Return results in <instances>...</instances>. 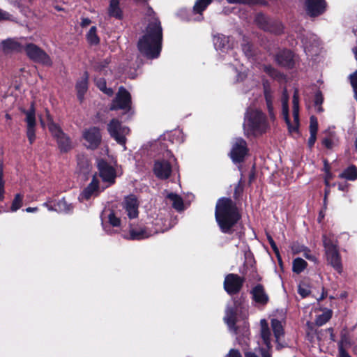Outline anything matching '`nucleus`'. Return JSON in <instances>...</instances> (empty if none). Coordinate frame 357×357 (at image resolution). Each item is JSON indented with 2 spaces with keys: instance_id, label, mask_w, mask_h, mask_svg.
I'll return each mask as SVG.
<instances>
[{
  "instance_id": "obj_27",
  "label": "nucleus",
  "mask_w": 357,
  "mask_h": 357,
  "mask_svg": "<svg viewBox=\"0 0 357 357\" xmlns=\"http://www.w3.org/2000/svg\"><path fill=\"white\" fill-rule=\"evenodd\" d=\"M271 324L274 336L275 337V341L278 343L277 349H279V347L280 346V344L279 343V340L281 336L284 335V328L282 325L281 321L277 319H272Z\"/></svg>"
},
{
  "instance_id": "obj_39",
  "label": "nucleus",
  "mask_w": 357,
  "mask_h": 357,
  "mask_svg": "<svg viewBox=\"0 0 357 357\" xmlns=\"http://www.w3.org/2000/svg\"><path fill=\"white\" fill-rule=\"evenodd\" d=\"M338 142L337 138L335 136L334 134H331L329 137H326L323 139L322 144L329 149H333L335 146L337 145Z\"/></svg>"
},
{
  "instance_id": "obj_26",
  "label": "nucleus",
  "mask_w": 357,
  "mask_h": 357,
  "mask_svg": "<svg viewBox=\"0 0 357 357\" xmlns=\"http://www.w3.org/2000/svg\"><path fill=\"white\" fill-rule=\"evenodd\" d=\"M108 15L118 20L123 18V12L119 5V0H110L108 7Z\"/></svg>"
},
{
  "instance_id": "obj_35",
  "label": "nucleus",
  "mask_w": 357,
  "mask_h": 357,
  "mask_svg": "<svg viewBox=\"0 0 357 357\" xmlns=\"http://www.w3.org/2000/svg\"><path fill=\"white\" fill-rule=\"evenodd\" d=\"M307 263L303 259L297 257L293 260L292 271L296 274H300L307 268Z\"/></svg>"
},
{
  "instance_id": "obj_18",
  "label": "nucleus",
  "mask_w": 357,
  "mask_h": 357,
  "mask_svg": "<svg viewBox=\"0 0 357 357\" xmlns=\"http://www.w3.org/2000/svg\"><path fill=\"white\" fill-rule=\"evenodd\" d=\"M250 294L252 300L257 304L266 305L269 301L268 295L266 294L264 287L261 284H257L255 286Z\"/></svg>"
},
{
  "instance_id": "obj_49",
  "label": "nucleus",
  "mask_w": 357,
  "mask_h": 357,
  "mask_svg": "<svg viewBox=\"0 0 357 357\" xmlns=\"http://www.w3.org/2000/svg\"><path fill=\"white\" fill-rule=\"evenodd\" d=\"M4 192V181L3 180V167L0 164V199L3 198V195Z\"/></svg>"
},
{
  "instance_id": "obj_38",
  "label": "nucleus",
  "mask_w": 357,
  "mask_h": 357,
  "mask_svg": "<svg viewBox=\"0 0 357 357\" xmlns=\"http://www.w3.org/2000/svg\"><path fill=\"white\" fill-rule=\"evenodd\" d=\"M96 84L97 87L102 91L103 93L108 96H112L113 94V91L111 88L106 87V82L103 78H96L95 79Z\"/></svg>"
},
{
  "instance_id": "obj_47",
  "label": "nucleus",
  "mask_w": 357,
  "mask_h": 357,
  "mask_svg": "<svg viewBox=\"0 0 357 357\" xmlns=\"http://www.w3.org/2000/svg\"><path fill=\"white\" fill-rule=\"evenodd\" d=\"M318 130L317 120L314 116L310 117V133L317 134Z\"/></svg>"
},
{
  "instance_id": "obj_59",
  "label": "nucleus",
  "mask_w": 357,
  "mask_h": 357,
  "mask_svg": "<svg viewBox=\"0 0 357 357\" xmlns=\"http://www.w3.org/2000/svg\"><path fill=\"white\" fill-rule=\"evenodd\" d=\"M23 202H12L10 207L11 211L14 212L20 208L22 206Z\"/></svg>"
},
{
  "instance_id": "obj_11",
  "label": "nucleus",
  "mask_w": 357,
  "mask_h": 357,
  "mask_svg": "<svg viewBox=\"0 0 357 357\" xmlns=\"http://www.w3.org/2000/svg\"><path fill=\"white\" fill-rule=\"evenodd\" d=\"M131 97L129 92L123 87H120L116 98L110 107L111 110L129 109L130 108Z\"/></svg>"
},
{
  "instance_id": "obj_36",
  "label": "nucleus",
  "mask_w": 357,
  "mask_h": 357,
  "mask_svg": "<svg viewBox=\"0 0 357 357\" xmlns=\"http://www.w3.org/2000/svg\"><path fill=\"white\" fill-rule=\"evenodd\" d=\"M332 317V310H328L322 314L318 315L315 319L317 326H321L327 323Z\"/></svg>"
},
{
  "instance_id": "obj_8",
  "label": "nucleus",
  "mask_w": 357,
  "mask_h": 357,
  "mask_svg": "<svg viewBox=\"0 0 357 357\" xmlns=\"http://www.w3.org/2000/svg\"><path fill=\"white\" fill-rule=\"evenodd\" d=\"M245 282L244 276H240L236 273H228L225 277L223 287L228 295L234 296L241 291Z\"/></svg>"
},
{
  "instance_id": "obj_4",
  "label": "nucleus",
  "mask_w": 357,
  "mask_h": 357,
  "mask_svg": "<svg viewBox=\"0 0 357 357\" xmlns=\"http://www.w3.org/2000/svg\"><path fill=\"white\" fill-rule=\"evenodd\" d=\"M237 312L238 311L236 310L235 307H228L225 310L224 321L229 330L232 331L237 335L236 340L238 343L241 346L248 347L250 340L249 326L246 324H244L242 328L236 326Z\"/></svg>"
},
{
  "instance_id": "obj_25",
  "label": "nucleus",
  "mask_w": 357,
  "mask_h": 357,
  "mask_svg": "<svg viewBox=\"0 0 357 357\" xmlns=\"http://www.w3.org/2000/svg\"><path fill=\"white\" fill-rule=\"evenodd\" d=\"M261 324V337L268 349H271V331L268 327V322L266 319H263L260 321Z\"/></svg>"
},
{
  "instance_id": "obj_62",
  "label": "nucleus",
  "mask_w": 357,
  "mask_h": 357,
  "mask_svg": "<svg viewBox=\"0 0 357 357\" xmlns=\"http://www.w3.org/2000/svg\"><path fill=\"white\" fill-rule=\"evenodd\" d=\"M229 3H250L252 1V0H227Z\"/></svg>"
},
{
  "instance_id": "obj_41",
  "label": "nucleus",
  "mask_w": 357,
  "mask_h": 357,
  "mask_svg": "<svg viewBox=\"0 0 357 357\" xmlns=\"http://www.w3.org/2000/svg\"><path fill=\"white\" fill-rule=\"evenodd\" d=\"M108 222L112 227H117L121 225V220L120 218L116 216L114 211L111 210L109 214L108 215Z\"/></svg>"
},
{
  "instance_id": "obj_30",
  "label": "nucleus",
  "mask_w": 357,
  "mask_h": 357,
  "mask_svg": "<svg viewBox=\"0 0 357 357\" xmlns=\"http://www.w3.org/2000/svg\"><path fill=\"white\" fill-rule=\"evenodd\" d=\"M213 43L216 50H225L229 46V38L224 35L218 34L213 37Z\"/></svg>"
},
{
  "instance_id": "obj_10",
  "label": "nucleus",
  "mask_w": 357,
  "mask_h": 357,
  "mask_svg": "<svg viewBox=\"0 0 357 357\" xmlns=\"http://www.w3.org/2000/svg\"><path fill=\"white\" fill-rule=\"evenodd\" d=\"M26 52L32 60L50 66L52 61L50 56L41 49L33 44H29L26 47Z\"/></svg>"
},
{
  "instance_id": "obj_44",
  "label": "nucleus",
  "mask_w": 357,
  "mask_h": 357,
  "mask_svg": "<svg viewBox=\"0 0 357 357\" xmlns=\"http://www.w3.org/2000/svg\"><path fill=\"white\" fill-rule=\"evenodd\" d=\"M334 175L332 174V172H328L324 174V183L326 185V189L330 188L331 186L336 185L335 183H331V180L333 178Z\"/></svg>"
},
{
  "instance_id": "obj_7",
  "label": "nucleus",
  "mask_w": 357,
  "mask_h": 357,
  "mask_svg": "<svg viewBox=\"0 0 357 357\" xmlns=\"http://www.w3.org/2000/svg\"><path fill=\"white\" fill-rule=\"evenodd\" d=\"M107 130L110 136L119 144L123 146V149H126V135L130 132V129L122 126L121 122L114 119L107 125Z\"/></svg>"
},
{
  "instance_id": "obj_57",
  "label": "nucleus",
  "mask_w": 357,
  "mask_h": 357,
  "mask_svg": "<svg viewBox=\"0 0 357 357\" xmlns=\"http://www.w3.org/2000/svg\"><path fill=\"white\" fill-rule=\"evenodd\" d=\"M166 198L171 201H181V199L176 195L172 192H166Z\"/></svg>"
},
{
  "instance_id": "obj_60",
  "label": "nucleus",
  "mask_w": 357,
  "mask_h": 357,
  "mask_svg": "<svg viewBox=\"0 0 357 357\" xmlns=\"http://www.w3.org/2000/svg\"><path fill=\"white\" fill-rule=\"evenodd\" d=\"M310 250L307 248V250H305V252L304 253V257L309 260L315 261L316 260L315 256L310 254Z\"/></svg>"
},
{
  "instance_id": "obj_31",
  "label": "nucleus",
  "mask_w": 357,
  "mask_h": 357,
  "mask_svg": "<svg viewBox=\"0 0 357 357\" xmlns=\"http://www.w3.org/2000/svg\"><path fill=\"white\" fill-rule=\"evenodd\" d=\"M212 2V0H197L194 7L193 13L199 14V16L195 20H200L202 17V13L206 8V7Z\"/></svg>"
},
{
  "instance_id": "obj_55",
  "label": "nucleus",
  "mask_w": 357,
  "mask_h": 357,
  "mask_svg": "<svg viewBox=\"0 0 357 357\" xmlns=\"http://www.w3.org/2000/svg\"><path fill=\"white\" fill-rule=\"evenodd\" d=\"M225 357H242V355L238 349H231Z\"/></svg>"
},
{
  "instance_id": "obj_52",
  "label": "nucleus",
  "mask_w": 357,
  "mask_h": 357,
  "mask_svg": "<svg viewBox=\"0 0 357 357\" xmlns=\"http://www.w3.org/2000/svg\"><path fill=\"white\" fill-rule=\"evenodd\" d=\"M185 202H172V207L178 212H181L185 208Z\"/></svg>"
},
{
  "instance_id": "obj_32",
  "label": "nucleus",
  "mask_w": 357,
  "mask_h": 357,
  "mask_svg": "<svg viewBox=\"0 0 357 357\" xmlns=\"http://www.w3.org/2000/svg\"><path fill=\"white\" fill-rule=\"evenodd\" d=\"M122 206L126 209L128 217L132 219L138 215V202H122Z\"/></svg>"
},
{
  "instance_id": "obj_58",
  "label": "nucleus",
  "mask_w": 357,
  "mask_h": 357,
  "mask_svg": "<svg viewBox=\"0 0 357 357\" xmlns=\"http://www.w3.org/2000/svg\"><path fill=\"white\" fill-rule=\"evenodd\" d=\"M317 139V134L315 133H310V136L308 139V145L311 148L314 144Z\"/></svg>"
},
{
  "instance_id": "obj_48",
  "label": "nucleus",
  "mask_w": 357,
  "mask_h": 357,
  "mask_svg": "<svg viewBox=\"0 0 357 357\" xmlns=\"http://www.w3.org/2000/svg\"><path fill=\"white\" fill-rule=\"evenodd\" d=\"M243 302V298L241 296V297H234L233 298V306H231V307H235L236 310H238L239 309L242 308V305Z\"/></svg>"
},
{
  "instance_id": "obj_13",
  "label": "nucleus",
  "mask_w": 357,
  "mask_h": 357,
  "mask_svg": "<svg viewBox=\"0 0 357 357\" xmlns=\"http://www.w3.org/2000/svg\"><path fill=\"white\" fill-rule=\"evenodd\" d=\"M255 22L261 29L265 31L275 33H280L282 31L280 23L273 22L264 14H257L255 17Z\"/></svg>"
},
{
  "instance_id": "obj_15",
  "label": "nucleus",
  "mask_w": 357,
  "mask_h": 357,
  "mask_svg": "<svg viewBox=\"0 0 357 357\" xmlns=\"http://www.w3.org/2000/svg\"><path fill=\"white\" fill-rule=\"evenodd\" d=\"M305 6L307 14L314 17L325 12L326 2L325 0H305Z\"/></svg>"
},
{
  "instance_id": "obj_37",
  "label": "nucleus",
  "mask_w": 357,
  "mask_h": 357,
  "mask_svg": "<svg viewBox=\"0 0 357 357\" xmlns=\"http://www.w3.org/2000/svg\"><path fill=\"white\" fill-rule=\"evenodd\" d=\"M86 38L91 45H97L99 43L100 40L97 35V29L96 26L91 27L86 34Z\"/></svg>"
},
{
  "instance_id": "obj_64",
  "label": "nucleus",
  "mask_w": 357,
  "mask_h": 357,
  "mask_svg": "<svg viewBox=\"0 0 357 357\" xmlns=\"http://www.w3.org/2000/svg\"><path fill=\"white\" fill-rule=\"evenodd\" d=\"M250 45H245L243 46V51L245 52V54L248 56H251V53H250Z\"/></svg>"
},
{
  "instance_id": "obj_14",
  "label": "nucleus",
  "mask_w": 357,
  "mask_h": 357,
  "mask_svg": "<svg viewBox=\"0 0 357 357\" xmlns=\"http://www.w3.org/2000/svg\"><path fill=\"white\" fill-rule=\"evenodd\" d=\"M171 161L165 159H158L155 161L153 171L156 177L160 179H167L172 173Z\"/></svg>"
},
{
  "instance_id": "obj_54",
  "label": "nucleus",
  "mask_w": 357,
  "mask_h": 357,
  "mask_svg": "<svg viewBox=\"0 0 357 357\" xmlns=\"http://www.w3.org/2000/svg\"><path fill=\"white\" fill-rule=\"evenodd\" d=\"M0 20H13V18L10 14L0 9Z\"/></svg>"
},
{
  "instance_id": "obj_45",
  "label": "nucleus",
  "mask_w": 357,
  "mask_h": 357,
  "mask_svg": "<svg viewBox=\"0 0 357 357\" xmlns=\"http://www.w3.org/2000/svg\"><path fill=\"white\" fill-rule=\"evenodd\" d=\"M249 280L259 282L261 277L257 273V269L254 266H251L250 273L248 275Z\"/></svg>"
},
{
  "instance_id": "obj_42",
  "label": "nucleus",
  "mask_w": 357,
  "mask_h": 357,
  "mask_svg": "<svg viewBox=\"0 0 357 357\" xmlns=\"http://www.w3.org/2000/svg\"><path fill=\"white\" fill-rule=\"evenodd\" d=\"M323 245L326 250V253L331 252V250L337 249L336 245L333 244L332 241L326 237V235H323Z\"/></svg>"
},
{
  "instance_id": "obj_33",
  "label": "nucleus",
  "mask_w": 357,
  "mask_h": 357,
  "mask_svg": "<svg viewBox=\"0 0 357 357\" xmlns=\"http://www.w3.org/2000/svg\"><path fill=\"white\" fill-rule=\"evenodd\" d=\"M264 96L266 102L267 108L271 116L273 115V91L266 84H264Z\"/></svg>"
},
{
  "instance_id": "obj_51",
  "label": "nucleus",
  "mask_w": 357,
  "mask_h": 357,
  "mask_svg": "<svg viewBox=\"0 0 357 357\" xmlns=\"http://www.w3.org/2000/svg\"><path fill=\"white\" fill-rule=\"evenodd\" d=\"M326 204H327V202H324L323 207L319 213V215L317 218V221L319 223H321L325 217V211L327 209Z\"/></svg>"
},
{
  "instance_id": "obj_34",
  "label": "nucleus",
  "mask_w": 357,
  "mask_h": 357,
  "mask_svg": "<svg viewBox=\"0 0 357 357\" xmlns=\"http://www.w3.org/2000/svg\"><path fill=\"white\" fill-rule=\"evenodd\" d=\"M351 344L352 343L348 331L346 328L343 329L340 333V340L337 344L338 349H346L350 347Z\"/></svg>"
},
{
  "instance_id": "obj_23",
  "label": "nucleus",
  "mask_w": 357,
  "mask_h": 357,
  "mask_svg": "<svg viewBox=\"0 0 357 357\" xmlns=\"http://www.w3.org/2000/svg\"><path fill=\"white\" fill-rule=\"evenodd\" d=\"M99 192L98 181L94 177L89 185L83 190L81 194V199H90L94 198Z\"/></svg>"
},
{
  "instance_id": "obj_46",
  "label": "nucleus",
  "mask_w": 357,
  "mask_h": 357,
  "mask_svg": "<svg viewBox=\"0 0 357 357\" xmlns=\"http://www.w3.org/2000/svg\"><path fill=\"white\" fill-rule=\"evenodd\" d=\"M305 250H307V247L301 245L298 243H294L291 245V251L294 255L299 254L301 252L305 251Z\"/></svg>"
},
{
  "instance_id": "obj_5",
  "label": "nucleus",
  "mask_w": 357,
  "mask_h": 357,
  "mask_svg": "<svg viewBox=\"0 0 357 357\" xmlns=\"http://www.w3.org/2000/svg\"><path fill=\"white\" fill-rule=\"evenodd\" d=\"M289 97L287 91L284 90L282 97V114L284 120L288 126L289 130L291 132H296L298 130L299 125V95L298 89H295L293 95V108L292 113L294 117V122L291 123L289 119V107H288Z\"/></svg>"
},
{
  "instance_id": "obj_40",
  "label": "nucleus",
  "mask_w": 357,
  "mask_h": 357,
  "mask_svg": "<svg viewBox=\"0 0 357 357\" xmlns=\"http://www.w3.org/2000/svg\"><path fill=\"white\" fill-rule=\"evenodd\" d=\"M266 238L278 260L279 261L280 263H282V258L280 254L279 249L273 237L271 236V234H266Z\"/></svg>"
},
{
  "instance_id": "obj_53",
  "label": "nucleus",
  "mask_w": 357,
  "mask_h": 357,
  "mask_svg": "<svg viewBox=\"0 0 357 357\" xmlns=\"http://www.w3.org/2000/svg\"><path fill=\"white\" fill-rule=\"evenodd\" d=\"M264 70L272 77L276 78L278 75V73L271 66H265Z\"/></svg>"
},
{
  "instance_id": "obj_20",
  "label": "nucleus",
  "mask_w": 357,
  "mask_h": 357,
  "mask_svg": "<svg viewBox=\"0 0 357 357\" xmlns=\"http://www.w3.org/2000/svg\"><path fill=\"white\" fill-rule=\"evenodd\" d=\"M42 206L57 213H68L73 209L72 204L68 202H43Z\"/></svg>"
},
{
  "instance_id": "obj_12",
  "label": "nucleus",
  "mask_w": 357,
  "mask_h": 357,
  "mask_svg": "<svg viewBox=\"0 0 357 357\" xmlns=\"http://www.w3.org/2000/svg\"><path fill=\"white\" fill-rule=\"evenodd\" d=\"M98 168L103 182L107 183L109 185L114 183L116 174L112 166L103 160H100L98 161Z\"/></svg>"
},
{
  "instance_id": "obj_2",
  "label": "nucleus",
  "mask_w": 357,
  "mask_h": 357,
  "mask_svg": "<svg viewBox=\"0 0 357 357\" xmlns=\"http://www.w3.org/2000/svg\"><path fill=\"white\" fill-rule=\"evenodd\" d=\"M162 39L160 22L158 20H154L147 26L146 34L139 40L138 49L148 58H156L161 50Z\"/></svg>"
},
{
  "instance_id": "obj_6",
  "label": "nucleus",
  "mask_w": 357,
  "mask_h": 357,
  "mask_svg": "<svg viewBox=\"0 0 357 357\" xmlns=\"http://www.w3.org/2000/svg\"><path fill=\"white\" fill-rule=\"evenodd\" d=\"M48 128L52 136L56 139L61 151L67 152L73 148L70 137L65 134L61 128L56 124L51 117L49 112H46Z\"/></svg>"
},
{
  "instance_id": "obj_19",
  "label": "nucleus",
  "mask_w": 357,
  "mask_h": 357,
  "mask_svg": "<svg viewBox=\"0 0 357 357\" xmlns=\"http://www.w3.org/2000/svg\"><path fill=\"white\" fill-rule=\"evenodd\" d=\"M326 258L328 263L339 273L343 271L342 260L338 250H333L326 252Z\"/></svg>"
},
{
  "instance_id": "obj_43",
  "label": "nucleus",
  "mask_w": 357,
  "mask_h": 357,
  "mask_svg": "<svg viewBox=\"0 0 357 357\" xmlns=\"http://www.w3.org/2000/svg\"><path fill=\"white\" fill-rule=\"evenodd\" d=\"M323 100H324V98H323L321 93L320 91H317L316 93L315 97H314V104H315V106L317 107V110L319 112H321L323 111V109L321 106V105L323 102Z\"/></svg>"
},
{
  "instance_id": "obj_28",
  "label": "nucleus",
  "mask_w": 357,
  "mask_h": 357,
  "mask_svg": "<svg viewBox=\"0 0 357 357\" xmlns=\"http://www.w3.org/2000/svg\"><path fill=\"white\" fill-rule=\"evenodd\" d=\"M277 61L282 66L291 67L293 63V54L289 50H284L277 55Z\"/></svg>"
},
{
  "instance_id": "obj_61",
  "label": "nucleus",
  "mask_w": 357,
  "mask_h": 357,
  "mask_svg": "<svg viewBox=\"0 0 357 357\" xmlns=\"http://www.w3.org/2000/svg\"><path fill=\"white\" fill-rule=\"evenodd\" d=\"M339 356L338 357H351L347 351L346 349H338Z\"/></svg>"
},
{
  "instance_id": "obj_50",
  "label": "nucleus",
  "mask_w": 357,
  "mask_h": 357,
  "mask_svg": "<svg viewBox=\"0 0 357 357\" xmlns=\"http://www.w3.org/2000/svg\"><path fill=\"white\" fill-rule=\"evenodd\" d=\"M298 293L302 298H306L310 294V290L306 287H303L301 285L298 286Z\"/></svg>"
},
{
  "instance_id": "obj_1",
  "label": "nucleus",
  "mask_w": 357,
  "mask_h": 357,
  "mask_svg": "<svg viewBox=\"0 0 357 357\" xmlns=\"http://www.w3.org/2000/svg\"><path fill=\"white\" fill-rule=\"evenodd\" d=\"M241 218V208L236 202L216 203L215 218L222 233L232 234Z\"/></svg>"
},
{
  "instance_id": "obj_9",
  "label": "nucleus",
  "mask_w": 357,
  "mask_h": 357,
  "mask_svg": "<svg viewBox=\"0 0 357 357\" xmlns=\"http://www.w3.org/2000/svg\"><path fill=\"white\" fill-rule=\"evenodd\" d=\"M84 145L90 149H96L100 144L102 135L100 129L97 127H91L82 132Z\"/></svg>"
},
{
  "instance_id": "obj_24",
  "label": "nucleus",
  "mask_w": 357,
  "mask_h": 357,
  "mask_svg": "<svg viewBox=\"0 0 357 357\" xmlns=\"http://www.w3.org/2000/svg\"><path fill=\"white\" fill-rule=\"evenodd\" d=\"M1 45L3 51L6 53L14 51H21L23 47V44L22 42L11 38L3 40L1 43Z\"/></svg>"
},
{
  "instance_id": "obj_16",
  "label": "nucleus",
  "mask_w": 357,
  "mask_h": 357,
  "mask_svg": "<svg viewBox=\"0 0 357 357\" xmlns=\"http://www.w3.org/2000/svg\"><path fill=\"white\" fill-rule=\"evenodd\" d=\"M25 121L26 123V136L30 144H32L36 139L35 127H36V114L35 110L31 105V108L24 111Z\"/></svg>"
},
{
  "instance_id": "obj_17",
  "label": "nucleus",
  "mask_w": 357,
  "mask_h": 357,
  "mask_svg": "<svg viewBox=\"0 0 357 357\" xmlns=\"http://www.w3.org/2000/svg\"><path fill=\"white\" fill-rule=\"evenodd\" d=\"M247 153L246 142L242 138H236L231 151V158L234 162H241Z\"/></svg>"
},
{
  "instance_id": "obj_3",
  "label": "nucleus",
  "mask_w": 357,
  "mask_h": 357,
  "mask_svg": "<svg viewBox=\"0 0 357 357\" xmlns=\"http://www.w3.org/2000/svg\"><path fill=\"white\" fill-rule=\"evenodd\" d=\"M266 128L267 123L264 114L257 109L249 108L243 123L245 133L248 135L261 133Z\"/></svg>"
},
{
  "instance_id": "obj_29",
  "label": "nucleus",
  "mask_w": 357,
  "mask_h": 357,
  "mask_svg": "<svg viewBox=\"0 0 357 357\" xmlns=\"http://www.w3.org/2000/svg\"><path fill=\"white\" fill-rule=\"evenodd\" d=\"M339 178L348 181H355L357 179V167L355 165H350L339 174Z\"/></svg>"
},
{
  "instance_id": "obj_21",
  "label": "nucleus",
  "mask_w": 357,
  "mask_h": 357,
  "mask_svg": "<svg viewBox=\"0 0 357 357\" xmlns=\"http://www.w3.org/2000/svg\"><path fill=\"white\" fill-rule=\"evenodd\" d=\"M88 80L89 75L88 73L85 72L76 83L75 89L77 91V96L80 102L83 101L84 94L88 90Z\"/></svg>"
},
{
  "instance_id": "obj_63",
  "label": "nucleus",
  "mask_w": 357,
  "mask_h": 357,
  "mask_svg": "<svg viewBox=\"0 0 357 357\" xmlns=\"http://www.w3.org/2000/svg\"><path fill=\"white\" fill-rule=\"evenodd\" d=\"M323 171L324 172V174L331 172V166H330L329 163L328 162V161L326 160H324Z\"/></svg>"
},
{
  "instance_id": "obj_56",
  "label": "nucleus",
  "mask_w": 357,
  "mask_h": 357,
  "mask_svg": "<svg viewBox=\"0 0 357 357\" xmlns=\"http://www.w3.org/2000/svg\"><path fill=\"white\" fill-rule=\"evenodd\" d=\"M107 62L104 61L100 63H96L94 66V68L97 71L101 72L105 70V68L107 67Z\"/></svg>"
},
{
  "instance_id": "obj_22",
  "label": "nucleus",
  "mask_w": 357,
  "mask_h": 357,
  "mask_svg": "<svg viewBox=\"0 0 357 357\" xmlns=\"http://www.w3.org/2000/svg\"><path fill=\"white\" fill-rule=\"evenodd\" d=\"M152 235L151 231H148L146 227H140L139 229L130 228L129 236L126 239L132 241H140L150 237Z\"/></svg>"
}]
</instances>
